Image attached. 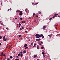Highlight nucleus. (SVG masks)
I'll use <instances>...</instances> for the list:
<instances>
[{"instance_id": "obj_64", "label": "nucleus", "mask_w": 60, "mask_h": 60, "mask_svg": "<svg viewBox=\"0 0 60 60\" xmlns=\"http://www.w3.org/2000/svg\"><path fill=\"white\" fill-rule=\"evenodd\" d=\"M0 23H1V21H0Z\"/></svg>"}, {"instance_id": "obj_52", "label": "nucleus", "mask_w": 60, "mask_h": 60, "mask_svg": "<svg viewBox=\"0 0 60 60\" xmlns=\"http://www.w3.org/2000/svg\"><path fill=\"white\" fill-rule=\"evenodd\" d=\"M36 17H38V15H36Z\"/></svg>"}, {"instance_id": "obj_36", "label": "nucleus", "mask_w": 60, "mask_h": 60, "mask_svg": "<svg viewBox=\"0 0 60 60\" xmlns=\"http://www.w3.org/2000/svg\"><path fill=\"white\" fill-rule=\"evenodd\" d=\"M22 29H24V27H22Z\"/></svg>"}, {"instance_id": "obj_59", "label": "nucleus", "mask_w": 60, "mask_h": 60, "mask_svg": "<svg viewBox=\"0 0 60 60\" xmlns=\"http://www.w3.org/2000/svg\"><path fill=\"white\" fill-rule=\"evenodd\" d=\"M1 45V43H0V45Z\"/></svg>"}, {"instance_id": "obj_15", "label": "nucleus", "mask_w": 60, "mask_h": 60, "mask_svg": "<svg viewBox=\"0 0 60 60\" xmlns=\"http://www.w3.org/2000/svg\"><path fill=\"white\" fill-rule=\"evenodd\" d=\"M38 4V3H37L36 4H34L35 5H37V4Z\"/></svg>"}, {"instance_id": "obj_4", "label": "nucleus", "mask_w": 60, "mask_h": 60, "mask_svg": "<svg viewBox=\"0 0 60 60\" xmlns=\"http://www.w3.org/2000/svg\"><path fill=\"white\" fill-rule=\"evenodd\" d=\"M40 40H41V39L40 38H39L38 39H36V41H40Z\"/></svg>"}, {"instance_id": "obj_35", "label": "nucleus", "mask_w": 60, "mask_h": 60, "mask_svg": "<svg viewBox=\"0 0 60 60\" xmlns=\"http://www.w3.org/2000/svg\"><path fill=\"white\" fill-rule=\"evenodd\" d=\"M22 23H24V21H22Z\"/></svg>"}, {"instance_id": "obj_30", "label": "nucleus", "mask_w": 60, "mask_h": 60, "mask_svg": "<svg viewBox=\"0 0 60 60\" xmlns=\"http://www.w3.org/2000/svg\"><path fill=\"white\" fill-rule=\"evenodd\" d=\"M41 12H39V14H41Z\"/></svg>"}, {"instance_id": "obj_47", "label": "nucleus", "mask_w": 60, "mask_h": 60, "mask_svg": "<svg viewBox=\"0 0 60 60\" xmlns=\"http://www.w3.org/2000/svg\"><path fill=\"white\" fill-rule=\"evenodd\" d=\"M41 43L42 44L43 43V42L42 41L41 42Z\"/></svg>"}, {"instance_id": "obj_38", "label": "nucleus", "mask_w": 60, "mask_h": 60, "mask_svg": "<svg viewBox=\"0 0 60 60\" xmlns=\"http://www.w3.org/2000/svg\"><path fill=\"white\" fill-rule=\"evenodd\" d=\"M19 60V59H16L15 60Z\"/></svg>"}, {"instance_id": "obj_5", "label": "nucleus", "mask_w": 60, "mask_h": 60, "mask_svg": "<svg viewBox=\"0 0 60 60\" xmlns=\"http://www.w3.org/2000/svg\"><path fill=\"white\" fill-rule=\"evenodd\" d=\"M34 58H35V57H36L37 56V55H34Z\"/></svg>"}, {"instance_id": "obj_19", "label": "nucleus", "mask_w": 60, "mask_h": 60, "mask_svg": "<svg viewBox=\"0 0 60 60\" xmlns=\"http://www.w3.org/2000/svg\"><path fill=\"white\" fill-rule=\"evenodd\" d=\"M42 54L43 55H44L45 54V53L44 52H42Z\"/></svg>"}, {"instance_id": "obj_6", "label": "nucleus", "mask_w": 60, "mask_h": 60, "mask_svg": "<svg viewBox=\"0 0 60 60\" xmlns=\"http://www.w3.org/2000/svg\"><path fill=\"white\" fill-rule=\"evenodd\" d=\"M26 51L24 50L23 51V53H26Z\"/></svg>"}, {"instance_id": "obj_20", "label": "nucleus", "mask_w": 60, "mask_h": 60, "mask_svg": "<svg viewBox=\"0 0 60 60\" xmlns=\"http://www.w3.org/2000/svg\"><path fill=\"white\" fill-rule=\"evenodd\" d=\"M28 49V47H26L25 48V49Z\"/></svg>"}, {"instance_id": "obj_45", "label": "nucleus", "mask_w": 60, "mask_h": 60, "mask_svg": "<svg viewBox=\"0 0 60 60\" xmlns=\"http://www.w3.org/2000/svg\"><path fill=\"white\" fill-rule=\"evenodd\" d=\"M26 10H27V9H25V11H26V12H27V11H26Z\"/></svg>"}, {"instance_id": "obj_37", "label": "nucleus", "mask_w": 60, "mask_h": 60, "mask_svg": "<svg viewBox=\"0 0 60 60\" xmlns=\"http://www.w3.org/2000/svg\"><path fill=\"white\" fill-rule=\"evenodd\" d=\"M6 29H7V30H9V28H6Z\"/></svg>"}, {"instance_id": "obj_26", "label": "nucleus", "mask_w": 60, "mask_h": 60, "mask_svg": "<svg viewBox=\"0 0 60 60\" xmlns=\"http://www.w3.org/2000/svg\"><path fill=\"white\" fill-rule=\"evenodd\" d=\"M7 60H10V58H8L7 59Z\"/></svg>"}, {"instance_id": "obj_12", "label": "nucleus", "mask_w": 60, "mask_h": 60, "mask_svg": "<svg viewBox=\"0 0 60 60\" xmlns=\"http://www.w3.org/2000/svg\"><path fill=\"white\" fill-rule=\"evenodd\" d=\"M36 45V44L35 43H34V46H33V47H34L35 46V45Z\"/></svg>"}, {"instance_id": "obj_21", "label": "nucleus", "mask_w": 60, "mask_h": 60, "mask_svg": "<svg viewBox=\"0 0 60 60\" xmlns=\"http://www.w3.org/2000/svg\"><path fill=\"white\" fill-rule=\"evenodd\" d=\"M20 53H21V54H23V52H21Z\"/></svg>"}, {"instance_id": "obj_62", "label": "nucleus", "mask_w": 60, "mask_h": 60, "mask_svg": "<svg viewBox=\"0 0 60 60\" xmlns=\"http://www.w3.org/2000/svg\"><path fill=\"white\" fill-rule=\"evenodd\" d=\"M19 27H20V26H19Z\"/></svg>"}, {"instance_id": "obj_53", "label": "nucleus", "mask_w": 60, "mask_h": 60, "mask_svg": "<svg viewBox=\"0 0 60 60\" xmlns=\"http://www.w3.org/2000/svg\"><path fill=\"white\" fill-rule=\"evenodd\" d=\"M58 17H59V18H60V16L59 15L58 16Z\"/></svg>"}, {"instance_id": "obj_9", "label": "nucleus", "mask_w": 60, "mask_h": 60, "mask_svg": "<svg viewBox=\"0 0 60 60\" xmlns=\"http://www.w3.org/2000/svg\"><path fill=\"white\" fill-rule=\"evenodd\" d=\"M0 25H2L4 26H5L4 25V24H3V23H0Z\"/></svg>"}, {"instance_id": "obj_13", "label": "nucleus", "mask_w": 60, "mask_h": 60, "mask_svg": "<svg viewBox=\"0 0 60 60\" xmlns=\"http://www.w3.org/2000/svg\"><path fill=\"white\" fill-rule=\"evenodd\" d=\"M10 58H11V59H12V58H13V57H12V56H10Z\"/></svg>"}, {"instance_id": "obj_1", "label": "nucleus", "mask_w": 60, "mask_h": 60, "mask_svg": "<svg viewBox=\"0 0 60 60\" xmlns=\"http://www.w3.org/2000/svg\"><path fill=\"white\" fill-rule=\"evenodd\" d=\"M43 36V35L42 34H41L40 35L37 34H36V35H35V36H36V38H39L41 37H42V36Z\"/></svg>"}, {"instance_id": "obj_40", "label": "nucleus", "mask_w": 60, "mask_h": 60, "mask_svg": "<svg viewBox=\"0 0 60 60\" xmlns=\"http://www.w3.org/2000/svg\"><path fill=\"white\" fill-rule=\"evenodd\" d=\"M19 37H21V35H19Z\"/></svg>"}, {"instance_id": "obj_2", "label": "nucleus", "mask_w": 60, "mask_h": 60, "mask_svg": "<svg viewBox=\"0 0 60 60\" xmlns=\"http://www.w3.org/2000/svg\"><path fill=\"white\" fill-rule=\"evenodd\" d=\"M19 15L20 16L21 15H22V12L21 11H20L19 13Z\"/></svg>"}, {"instance_id": "obj_24", "label": "nucleus", "mask_w": 60, "mask_h": 60, "mask_svg": "<svg viewBox=\"0 0 60 60\" xmlns=\"http://www.w3.org/2000/svg\"><path fill=\"white\" fill-rule=\"evenodd\" d=\"M33 43H34V42H32L31 44L30 45H32V44H33Z\"/></svg>"}, {"instance_id": "obj_28", "label": "nucleus", "mask_w": 60, "mask_h": 60, "mask_svg": "<svg viewBox=\"0 0 60 60\" xmlns=\"http://www.w3.org/2000/svg\"><path fill=\"white\" fill-rule=\"evenodd\" d=\"M19 25H20V26L21 25V24L20 23H19Z\"/></svg>"}, {"instance_id": "obj_31", "label": "nucleus", "mask_w": 60, "mask_h": 60, "mask_svg": "<svg viewBox=\"0 0 60 60\" xmlns=\"http://www.w3.org/2000/svg\"><path fill=\"white\" fill-rule=\"evenodd\" d=\"M51 19H52V18H51L50 19H49V20H51Z\"/></svg>"}, {"instance_id": "obj_7", "label": "nucleus", "mask_w": 60, "mask_h": 60, "mask_svg": "<svg viewBox=\"0 0 60 60\" xmlns=\"http://www.w3.org/2000/svg\"><path fill=\"white\" fill-rule=\"evenodd\" d=\"M27 44H25L24 46V47H26V46H27Z\"/></svg>"}, {"instance_id": "obj_34", "label": "nucleus", "mask_w": 60, "mask_h": 60, "mask_svg": "<svg viewBox=\"0 0 60 60\" xmlns=\"http://www.w3.org/2000/svg\"><path fill=\"white\" fill-rule=\"evenodd\" d=\"M20 19L21 20H22V19L21 18H20Z\"/></svg>"}, {"instance_id": "obj_60", "label": "nucleus", "mask_w": 60, "mask_h": 60, "mask_svg": "<svg viewBox=\"0 0 60 60\" xmlns=\"http://www.w3.org/2000/svg\"><path fill=\"white\" fill-rule=\"evenodd\" d=\"M2 54L3 55V52H2Z\"/></svg>"}, {"instance_id": "obj_54", "label": "nucleus", "mask_w": 60, "mask_h": 60, "mask_svg": "<svg viewBox=\"0 0 60 60\" xmlns=\"http://www.w3.org/2000/svg\"><path fill=\"white\" fill-rule=\"evenodd\" d=\"M10 11V9H9L8 10V11Z\"/></svg>"}, {"instance_id": "obj_61", "label": "nucleus", "mask_w": 60, "mask_h": 60, "mask_svg": "<svg viewBox=\"0 0 60 60\" xmlns=\"http://www.w3.org/2000/svg\"><path fill=\"white\" fill-rule=\"evenodd\" d=\"M29 18L30 19H31V17H29Z\"/></svg>"}, {"instance_id": "obj_48", "label": "nucleus", "mask_w": 60, "mask_h": 60, "mask_svg": "<svg viewBox=\"0 0 60 60\" xmlns=\"http://www.w3.org/2000/svg\"><path fill=\"white\" fill-rule=\"evenodd\" d=\"M32 4H34V3H32Z\"/></svg>"}, {"instance_id": "obj_16", "label": "nucleus", "mask_w": 60, "mask_h": 60, "mask_svg": "<svg viewBox=\"0 0 60 60\" xmlns=\"http://www.w3.org/2000/svg\"><path fill=\"white\" fill-rule=\"evenodd\" d=\"M48 36L49 37H51V35H48Z\"/></svg>"}, {"instance_id": "obj_58", "label": "nucleus", "mask_w": 60, "mask_h": 60, "mask_svg": "<svg viewBox=\"0 0 60 60\" xmlns=\"http://www.w3.org/2000/svg\"><path fill=\"white\" fill-rule=\"evenodd\" d=\"M20 30H22V29H21V28L20 29Z\"/></svg>"}, {"instance_id": "obj_51", "label": "nucleus", "mask_w": 60, "mask_h": 60, "mask_svg": "<svg viewBox=\"0 0 60 60\" xmlns=\"http://www.w3.org/2000/svg\"><path fill=\"white\" fill-rule=\"evenodd\" d=\"M43 56H44V57H45V56L44 55H43Z\"/></svg>"}, {"instance_id": "obj_29", "label": "nucleus", "mask_w": 60, "mask_h": 60, "mask_svg": "<svg viewBox=\"0 0 60 60\" xmlns=\"http://www.w3.org/2000/svg\"><path fill=\"white\" fill-rule=\"evenodd\" d=\"M5 36H4L3 37V39H5Z\"/></svg>"}, {"instance_id": "obj_63", "label": "nucleus", "mask_w": 60, "mask_h": 60, "mask_svg": "<svg viewBox=\"0 0 60 60\" xmlns=\"http://www.w3.org/2000/svg\"><path fill=\"white\" fill-rule=\"evenodd\" d=\"M10 47H11V46H10Z\"/></svg>"}, {"instance_id": "obj_50", "label": "nucleus", "mask_w": 60, "mask_h": 60, "mask_svg": "<svg viewBox=\"0 0 60 60\" xmlns=\"http://www.w3.org/2000/svg\"><path fill=\"white\" fill-rule=\"evenodd\" d=\"M24 23H26V21H24Z\"/></svg>"}, {"instance_id": "obj_44", "label": "nucleus", "mask_w": 60, "mask_h": 60, "mask_svg": "<svg viewBox=\"0 0 60 60\" xmlns=\"http://www.w3.org/2000/svg\"><path fill=\"white\" fill-rule=\"evenodd\" d=\"M3 55V56H5V54H4Z\"/></svg>"}, {"instance_id": "obj_42", "label": "nucleus", "mask_w": 60, "mask_h": 60, "mask_svg": "<svg viewBox=\"0 0 60 60\" xmlns=\"http://www.w3.org/2000/svg\"><path fill=\"white\" fill-rule=\"evenodd\" d=\"M9 10H10V11H11V8Z\"/></svg>"}, {"instance_id": "obj_8", "label": "nucleus", "mask_w": 60, "mask_h": 60, "mask_svg": "<svg viewBox=\"0 0 60 60\" xmlns=\"http://www.w3.org/2000/svg\"><path fill=\"white\" fill-rule=\"evenodd\" d=\"M20 11L19 10H17L16 11V12H19Z\"/></svg>"}, {"instance_id": "obj_17", "label": "nucleus", "mask_w": 60, "mask_h": 60, "mask_svg": "<svg viewBox=\"0 0 60 60\" xmlns=\"http://www.w3.org/2000/svg\"><path fill=\"white\" fill-rule=\"evenodd\" d=\"M44 48V47H41V49H43Z\"/></svg>"}, {"instance_id": "obj_32", "label": "nucleus", "mask_w": 60, "mask_h": 60, "mask_svg": "<svg viewBox=\"0 0 60 60\" xmlns=\"http://www.w3.org/2000/svg\"><path fill=\"white\" fill-rule=\"evenodd\" d=\"M55 17H56L55 16H53L52 17V18H55Z\"/></svg>"}, {"instance_id": "obj_39", "label": "nucleus", "mask_w": 60, "mask_h": 60, "mask_svg": "<svg viewBox=\"0 0 60 60\" xmlns=\"http://www.w3.org/2000/svg\"><path fill=\"white\" fill-rule=\"evenodd\" d=\"M1 38H2V37H1V36H0V39H1Z\"/></svg>"}, {"instance_id": "obj_41", "label": "nucleus", "mask_w": 60, "mask_h": 60, "mask_svg": "<svg viewBox=\"0 0 60 60\" xmlns=\"http://www.w3.org/2000/svg\"><path fill=\"white\" fill-rule=\"evenodd\" d=\"M1 5H2V2H1Z\"/></svg>"}, {"instance_id": "obj_57", "label": "nucleus", "mask_w": 60, "mask_h": 60, "mask_svg": "<svg viewBox=\"0 0 60 60\" xmlns=\"http://www.w3.org/2000/svg\"><path fill=\"white\" fill-rule=\"evenodd\" d=\"M13 52L14 53H15V52Z\"/></svg>"}, {"instance_id": "obj_33", "label": "nucleus", "mask_w": 60, "mask_h": 60, "mask_svg": "<svg viewBox=\"0 0 60 60\" xmlns=\"http://www.w3.org/2000/svg\"><path fill=\"white\" fill-rule=\"evenodd\" d=\"M25 33H27V31H25Z\"/></svg>"}, {"instance_id": "obj_23", "label": "nucleus", "mask_w": 60, "mask_h": 60, "mask_svg": "<svg viewBox=\"0 0 60 60\" xmlns=\"http://www.w3.org/2000/svg\"><path fill=\"white\" fill-rule=\"evenodd\" d=\"M37 49H39V47L38 46H37Z\"/></svg>"}, {"instance_id": "obj_11", "label": "nucleus", "mask_w": 60, "mask_h": 60, "mask_svg": "<svg viewBox=\"0 0 60 60\" xmlns=\"http://www.w3.org/2000/svg\"><path fill=\"white\" fill-rule=\"evenodd\" d=\"M3 40H4V41H6V39L5 38L3 39Z\"/></svg>"}, {"instance_id": "obj_43", "label": "nucleus", "mask_w": 60, "mask_h": 60, "mask_svg": "<svg viewBox=\"0 0 60 60\" xmlns=\"http://www.w3.org/2000/svg\"><path fill=\"white\" fill-rule=\"evenodd\" d=\"M1 56H3V54H1Z\"/></svg>"}, {"instance_id": "obj_18", "label": "nucleus", "mask_w": 60, "mask_h": 60, "mask_svg": "<svg viewBox=\"0 0 60 60\" xmlns=\"http://www.w3.org/2000/svg\"><path fill=\"white\" fill-rule=\"evenodd\" d=\"M35 13H34L33 14V17H34V15H35Z\"/></svg>"}, {"instance_id": "obj_27", "label": "nucleus", "mask_w": 60, "mask_h": 60, "mask_svg": "<svg viewBox=\"0 0 60 60\" xmlns=\"http://www.w3.org/2000/svg\"><path fill=\"white\" fill-rule=\"evenodd\" d=\"M20 55V53H19L18 54V56H19Z\"/></svg>"}, {"instance_id": "obj_3", "label": "nucleus", "mask_w": 60, "mask_h": 60, "mask_svg": "<svg viewBox=\"0 0 60 60\" xmlns=\"http://www.w3.org/2000/svg\"><path fill=\"white\" fill-rule=\"evenodd\" d=\"M46 28V26H43V29H45Z\"/></svg>"}, {"instance_id": "obj_14", "label": "nucleus", "mask_w": 60, "mask_h": 60, "mask_svg": "<svg viewBox=\"0 0 60 60\" xmlns=\"http://www.w3.org/2000/svg\"><path fill=\"white\" fill-rule=\"evenodd\" d=\"M54 15L55 16H57V15H58V14H55Z\"/></svg>"}, {"instance_id": "obj_10", "label": "nucleus", "mask_w": 60, "mask_h": 60, "mask_svg": "<svg viewBox=\"0 0 60 60\" xmlns=\"http://www.w3.org/2000/svg\"><path fill=\"white\" fill-rule=\"evenodd\" d=\"M20 56H21V57H22V56H23V54H20Z\"/></svg>"}, {"instance_id": "obj_25", "label": "nucleus", "mask_w": 60, "mask_h": 60, "mask_svg": "<svg viewBox=\"0 0 60 60\" xmlns=\"http://www.w3.org/2000/svg\"><path fill=\"white\" fill-rule=\"evenodd\" d=\"M39 44L40 46H41V43H39Z\"/></svg>"}, {"instance_id": "obj_49", "label": "nucleus", "mask_w": 60, "mask_h": 60, "mask_svg": "<svg viewBox=\"0 0 60 60\" xmlns=\"http://www.w3.org/2000/svg\"><path fill=\"white\" fill-rule=\"evenodd\" d=\"M57 35H60V34H57Z\"/></svg>"}, {"instance_id": "obj_56", "label": "nucleus", "mask_w": 60, "mask_h": 60, "mask_svg": "<svg viewBox=\"0 0 60 60\" xmlns=\"http://www.w3.org/2000/svg\"><path fill=\"white\" fill-rule=\"evenodd\" d=\"M16 57H19V56H16Z\"/></svg>"}, {"instance_id": "obj_46", "label": "nucleus", "mask_w": 60, "mask_h": 60, "mask_svg": "<svg viewBox=\"0 0 60 60\" xmlns=\"http://www.w3.org/2000/svg\"><path fill=\"white\" fill-rule=\"evenodd\" d=\"M15 19H17V18H15Z\"/></svg>"}, {"instance_id": "obj_22", "label": "nucleus", "mask_w": 60, "mask_h": 60, "mask_svg": "<svg viewBox=\"0 0 60 60\" xmlns=\"http://www.w3.org/2000/svg\"><path fill=\"white\" fill-rule=\"evenodd\" d=\"M44 38V36H43L42 37V38Z\"/></svg>"}, {"instance_id": "obj_55", "label": "nucleus", "mask_w": 60, "mask_h": 60, "mask_svg": "<svg viewBox=\"0 0 60 60\" xmlns=\"http://www.w3.org/2000/svg\"><path fill=\"white\" fill-rule=\"evenodd\" d=\"M37 60H39V59H37Z\"/></svg>"}]
</instances>
